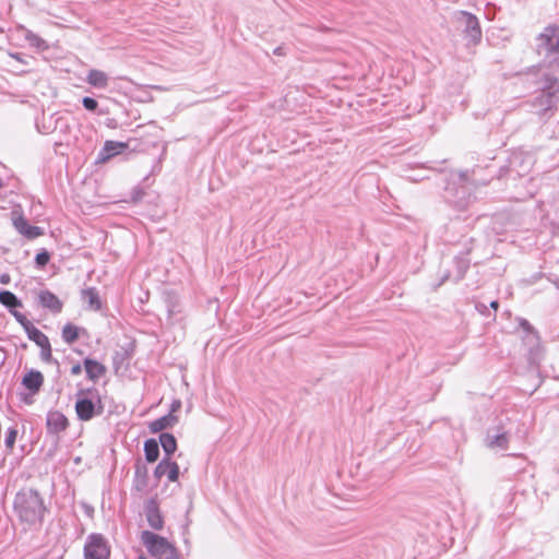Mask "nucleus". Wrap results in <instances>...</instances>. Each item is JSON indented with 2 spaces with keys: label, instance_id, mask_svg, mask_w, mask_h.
Instances as JSON below:
<instances>
[{
  "label": "nucleus",
  "instance_id": "nucleus-1",
  "mask_svg": "<svg viewBox=\"0 0 559 559\" xmlns=\"http://www.w3.org/2000/svg\"><path fill=\"white\" fill-rule=\"evenodd\" d=\"M14 509L19 518L28 524L40 523L45 513L43 499L33 489H23L16 493Z\"/></svg>",
  "mask_w": 559,
  "mask_h": 559
},
{
  "label": "nucleus",
  "instance_id": "nucleus-2",
  "mask_svg": "<svg viewBox=\"0 0 559 559\" xmlns=\"http://www.w3.org/2000/svg\"><path fill=\"white\" fill-rule=\"evenodd\" d=\"M141 540L147 551L157 559H179L176 548L165 537L150 531H143Z\"/></svg>",
  "mask_w": 559,
  "mask_h": 559
},
{
  "label": "nucleus",
  "instance_id": "nucleus-3",
  "mask_svg": "<svg viewBox=\"0 0 559 559\" xmlns=\"http://www.w3.org/2000/svg\"><path fill=\"white\" fill-rule=\"evenodd\" d=\"M103 409L100 397L96 391H81L75 402V412L80 420H91Z\"/></svg>",
  "mask_w": 559,
  "mask_h": 559
},
{
  "label": "nucleus",
  "instance_id": "nucleus-4",
  "mask_svg": "<svg viewBox=\"0 0 559 559\" xmlns=\"http://www.w3.org/2000/svg\"><path fill=\"white\" fill-rule=\"evenodd\" d=\"M85 559H109L110 546L102 534H91L84 546Z\"/></svg>",
  "mask_w": 559,
  "mask_h": 559
},
{
  "label": "nucleus",
  "instance_id": "nucleus-5",
  "mask_svg": "<svg viewBox=\"0 0 559 559\" xmlns=\"http://www.w3.org/2000/svg\"><path fill=\"white\" fill-rule=\"evenodd\" d=\"M538 41L539 48L544 49L546 53L559 52V26H547L538 36Z\"/></svg>",
  "mask_w": 559,
  "mask_h": 559
},
{
  "label": "nucleus",
  "instance_id": "nucleus-6",
  "mask_svg": "<svg viewBox=\"0 0 559 559\" xmlns=\"http://www.w3.org/2000/svg\"><path fill=\"white\" fill-rule=\"evenodd\" d=\"M12 224L21 235L28 239H35L44 235L40 227L29 225L27 219L19 211L12 212Z\"/></svg>",
  "mask_w": 559,
  "mask_h": 559
},
{
  "label": "nucleus",
  "instance_id": "nucleus-7",
  "mask_svg": "<svg viewBox=\"0 0 559 559\" xmlns=\"http://www.w3.org/2000/svg\"><path fill=\"white\" fill-rule=\"evenodd\" d=\"M46 425L48 432L58 435L68 427L67 417L59 411H51L47 414Z\"/></svg>",
  "mask_w": 559,
  "mask_h": 559
},
{
  "label": "nucleus",
  "instance_id": "nucleus-8",
  "mask_svg": "<svg viewBox=\"0 0 559 559\" xmlns=\"http://www.w3.org/2000/svg\"><path fill=\"white\" fill-rule=\"evenodd\" d=\"M37 296L40 306L48 309L50 312L60 313L62 311L63 302L53 293L40 290Z\"/></svg>",
  "mask_w": 559,
  "mask_h": 559
},
{
  "label": "nucleus",
  "instance_id": "nucleus-9",
  "mask_svg": "<svg viewBox=\"0 0 559 559\" xmlns=\"http://www.w3.org/2000/svg\"><path fill=\"white\" fill-rule=\"evenodd\" d=\"M43 374L39 371L34 370L27 372L22 379L23 386H25L31 394H36L43 385Z\"/></svg>",
  "mask_w": 559,
  "mask_h": 559
},
{
  "label": "nucleus",
  "instance_id": "nucleus-10",
  "mask_svg": "<svg viewBox=\"0 0 559 559\" xmlns=\"http://www.w3.org/2000/svg\"><path fill=\"white\" fill-rule=\"evenodd\" d=\"M178 423V417L171 413L162 416L150 423L148 428L153 433L163 431L164 429L171 428Z\"/></svg>",
  "mask_w": 559,
  "mask_h": 559
},
{
  "label": "nucleus",
  "instance_id": "nucleus-11",
  "mask_svg": "<svg viewBox=\"0 0 559 559\" xmlns=\"http://www.w3.org/2000/svg\"><path fill=\"white\" fill-rule=\"evenodd\" d=\"M28 337L41 349H50V343L48 337L38 330L33 323L25 330Z\"/></svg>",
  "mask_w": 559,
  "mask_h": 559
},
{
  "label": "nucleus",
  "instance_id": "nucleus-12",
  "mask_svg": "<svg viewBox=\"0 0 559 559\" xmlns=\"http://www.w3.org/2000/svg\"><path fill=\"white\" fill-rule=\"evenodd\" d=\"M146 519L152 528H163L164 520L154 502L148 503L146 507Z\"/></svg>",
  "mask_w": 559,
  "mask_h": 559
},
{
  "label": "nucleus",
  "instance_id": "nucleus-13",
  "mask_svg": "<svg viewBox=\"0 0 559 559\" xmlns=\"http://www.w3.org/2000/svg\"><path fill=\"white\" fill-rule=\"evenodd\" d=\"M508 436L506 432L497 431L496 433H488L486 438V443L491 449H501L504 450L508 448Z\"/></svg>",
  "mask_w": 559,
  "mask_h": 559
},
{
  "label": "nucleus",
  "instance_id": "nucleus-14",
  "mask_svg": "<svg viewBox=\"0 0 559 559\" xmlns=\"http://www.w3.org/2000/svg\"><path fill=\"white\" fill-rule=\"evenodd\" d=\"M87 82L92 86L104 88L108 84V76L100 70H91L87 74Z\"/></svg>",
  "mask_w": 559,
  "mask_h": 559
},
{
  "label": "nucleus",
  "instance_id": "nucleus-15",
  "mask_svg": "<svg viewBox=\"0 0 559 559\" xmlns=\"http://www.w3.org/2000/svg\"><path fill=\"white\" fill-rule=\"evenodd\" d=\"M81 333H85V330L80 329L72 323H68L63 326L62 337L66 343L72 344L80 337Z\"/></svg>",
  "mask_w": 559,
  "mask_h": 559
},
{
  "label": "nucleus",
  "instance_id": "nucleus-16",
  "mask_svg": "<svg viewBox=\"0 0 559 559\" xmlns=\"http://www.w3.org/2000/svg\"><path fill=\"white\" fill-rule=\"evenodd\" d=\"M84 365L85 371L92 380L99 379L105 372V367L95 360L86 359Z\"/></svg>",
  "mask_w": 559,
  "mask_h": 559
},
{
  "label": "nucleus",
  "instance_id": "nucleus-17",
  "mask_svg": "<svg viewBox=\"0 0 559 559\" xmlns=\"http://www.w3.org/2000/svg\"><path fill=\"white\" fill-rule=\"evenodd\" d=\"M159 442H160V445L166 454V457H170V455L177 449V441H176L175 437L171 433H167V432L160 433Z\"/></svg>",
  "mask_w": 559,
  "mask_h": 559
},
{
  "label": "nucleus",
  "instance_id": "nucleus-18",
  "mask_svg": "<svg viewBox=\"0 0 559 559\" xmlns=\"http://www.w3.org/2000/svg\"><path fill=\"white\" fill-rule=\"evenodd\" d=\"M144 453L147 462H155L159 455L158 443L154 439H148L144 443Z\"/></svg>",
  "mask_w": 559,
  "mask_h": 559
},
{
  "label": "nucleus",
  "instance_id": "nucleus-19",
  "mask_svg": "<svg viewBox=\"0 0 559 559\" xmlns=\"http://www.w3.org/2000/svg\"><path fill=\"white\" fill-rule=\"evenodd\" d=\"M128 144L122 142L115 141H106L104 145L105 157L104 159H108L117 154H119L122 150L127 148Z\"/></svg>",
  "mask_w": 559,
  "mask_h": 559
},
{
  "label": "nucleus",
  "instance_id": "nucleus-20",
  "mask_svg": "<svg viewBox=\"0 0 559 559\" xmlns=\"http://www.w3.org/2000/svg\"><path fill=\"white\" fill-rule=\"evenodd\" d=\"M0 302L8 308H17L22 306L16 296L9 290H3L0 293Z\"/></svg>",
  "mask_w": 559,
  "mask_h": 559
},
{
  "label": "nucleus",
  "instance_id": "nucleus-21",
  "mask_svg": "<svg viewBox=\"0 0 559 559\" xmlns=\"http://www.w3.org/2000/svg\"><path fill=\"white\" fill-rule=\"evenodd\" d=\"M83 297L88 302L92 309L99 310L102 308V302L99 300L98 294L94 288H88L84 290Z\"/></svg>",
  "mask_w": 559,
  "mask_h": 559
},
{
  "label": "nucleus",
  "instance_id": "nucleus-22",
  "mask_svg": "<svg viewBox=\"0 0 559 559\" xmlns=\"http://www.w3.org/2000/svg\"><path fill=\"white\" fill-rule=\"evenodd\" d=\"M169 462H170V457H164L156 466L155 471H154V476L157 478V479H160L164 475H167V471L169 468Z\"/></svg>",
  "mask_w": 559,
  "mask_h": 559
},
{
  "label": "nucleus",
  "instance_id": "nucleus-23",
  "mask_svg": "<svg viewBox=\"0 0 559 559\" xmlns=\"http://www.w3.org/2000/svg\"><path fill=\"white\" fill-rule=\"evenodd\" d=\"M179 477V466L176 462H169V468L167 471V478L169 481H177Z\"/></svg>",
  "mask_w": 559,
  "mask_h": 559
},
{
  "label": "nucleus",
  "instance_id": "nucleus-24",
  "mask_svg": "<svg viewBox=\"0 0 559 559\" xmlns=\"http://www.w3.org/2000/svg\"><path fill=\"white\" fill-rule=\"evenodd\" d=\"M16 435H17V431L14 428H10L7 431V436H5L4 442H5V445L9 449H12L14 447V443H15V440H16Z\"/></svg>",
  "mask_w": 559,
  "mask_h": 559
},
{
  "label": "nucleus",
  "instance_id": "nucleus-25",
  "mask_svg": "<svg viewBox=\"0 0 559 559\" xmlns=\"http://www.w3.org/2000/svg\"><path fill=\"white\" fill-rule=\"evenodd\" d=\"M49 260H50V254L45 250L37 253V255L35 258L36 264L40 267H44L45 265H47Z\"/></svg>",
  "mask_w": 559,
  "mask_h": 559
},
{
  "label": "nucleus",
  "instance_id": "nucleus-26",
  "mask_svg": "<svg viewBox=\"0 0 559 559\" xmlns=\"http://www.w3.org/2000/svg\"><path fill=\"white\" fill-rule=\"evenodd\" d=\"M83 106L87 109V110H95L98 106L97 102L94 99V98H91V97H84L83 98Z\"/></svg>",
  "mask_w": 559,
  "mask_h": 559
},
{
  "label": "nucleus",
  "instance_id": "nucleus-27",
  "mask_svg": "<svg viewBox=\"0 0 559 559\" xmlns=\"http://www.w3.org/2000/svg\"><path fill=\"white\" fill-rule=\"evenodd\" d=\"M14 317L16 318V320L23 325V328L26 330L29 324H32V322L29 320L26 319L25 316H23L22 313L20 312H14Z\"/></svg>",
  "mask_w": 559,
  "mask_h": 559
},
{
  "label": "nucleus",
  "instance_id": "nucleus-28",
  "mask_svg": "<svg viewBox=\"0 0 559 559\" xmlns=\"http://www.w3.org/2000/svg\"><path fill=\"white\" fill-rule=\"evenodd\" d=\"M181 407V402L179 400H175L173 403H171V406H170V412L171 414L176 413L177 411H179Z\"/></svg>",
  "mask_w": 559,
  "mask_h": 559
},
{
  "label": "nucleus",
  "instance_id": "nucleus-29",
  "mask_svg": "<svg viewBox=\"0 0 559 559\" xmlns=\"http://www.w3.org/2000/svg\"><path fill=\"white\" fill-rule=\"evenodd\" d=\"M32 395L33 394H26V393H21V400L25 403V404H32L33 403V399H32Z\"/></svg>",
  "mask_w": 559,
  "mask_h": 559
},
{
  "label": "nucleus",
  "instance_id": "nucleus-30",
  "mask_svg": "<svg viewBox=\"0 0 559 559\" xmlns=\"http://www.w3.org/2000/svg\"><path fill=\"white\" fill-rule=\"evenodd\" d=\"M10 281H11V276H10L8 273L2 274V275L0 276V283H1V284H3V285L9 284V283H10Z\"/></svg>",
  "mask_w": 559,
  "mask_h": 559
},
{
  "label": "nucleus",
  "instance_id": "nucleus-31",
  "mask_svg": "<svg viewBox=\"0 0 559 559\" xmlns=\"http://www.w3.org/2000/svg\"><path fill=\"white\" fill-rule=\"evenodd\" d=\"M467 17H468V22H469V23L477 24V21L475 20V17H474V16H472V15H467Z\"/></svg>",
  "mask_w": 559,
  "mask_h": 559
},
{
  "label": "nucleus",
  "instance_id": "nucleus-32",
  "mask_svg": "<svg viewBox=\"0 0 559 559\" xmlns=\"http://www.w3.org/2000/svg\"><path fill=\"white\" fill-rule=\"evenodd\" d=\"M490 306H491V308H493L495 310H497V309L499 308V304H498V301H492V302L490 304Z\"/></svg>",
  "mask_w": 559,
  "mask_h": 559
},
{
  "label": "nucleus",
  "instance_id": "nucleus-33",
  "mask_svg": "<svg viewBox=\"0 0 559 559\" xmlns=\"http://www.w3.org/2000/svg\"><path fill=\"white\" fill-rule=\"evenodd\" d=\"M45 359H48L50 357V350L41 352Z\"/></svg>",
  "mask_w": 559,
  "mask_h": 559
},
{
  "label": "nucleus",
  "instance_id": "nucleus-34",
  "mask_svg": "<svg viewBox=\"0 0 559 559\" xmlns=\"http://www.w3.org/2000/svg\"><path fill=\"white\" fill-rule=\"evenodd\" d=\"M139 559H145V557L144 556H140Z\"/></svg>",
  "mask_w": 559,
  "mask_h": 559
}]
</instances>
